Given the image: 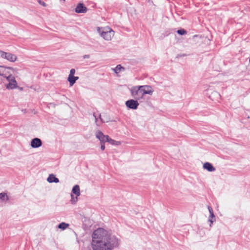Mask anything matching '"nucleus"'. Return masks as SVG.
<instances>
[{"mask_svg": "<svg viewBox=\"0 0 250 250\" xmlns=\"http://www.w3.org/2000/svg\"><path fill=\"white\" fill-rule=\"evenodd\" d=\"M119 244V240L115 235L102 228L98 229L92 234L93 250H112Z\"/></svg>", "mask_w": 250, "mask_h": 250, "instance_id": "1", "label": "nucleus"}, {"mask_svg": "<svg viewBox=\"0 0 250 250\" xmlns=\"http://www.w3.org/2000/svg\"><path fill=\"white\" fill-rule=\"evenodd\" d=\"M129 90L131 96L138 101L144 99L146 94L152 95L154 91L152 87L148 85L134 86Z\"/></svg>", "mask_w": 250, "mask_h": 250, "instance_id": "2", "label": "nucleus"}, {"mask_svg": "<svg viewBox=\"0 0 250 250\" xmlns=\"http://www.w3.org/2000/svg\"><path fill=\"white\" fill-rule=\"evenodd\" d=\"M97 31L100 36L107 41H111L115 34L114 31L108 26L98 27Z\"/></svg>", "mask_w": 250, "mask_h": 250, "instance_id": "3", "label": "nucleus"}, {"mask_svg": "<svg viewBox=\"0 0 250 250\" xmlns=\"http://www.w3.org/2000/svg\"><path fill=\"white\" fill-rule=\"evenodd\" d=\"M8 83L5 84L6 88L8 90L14 89L18 88V83L15 77L11 74L6 79Z\"/></svg>", "mask_w": 250, "mask_h": 250, "instance_id": "4", "label": "nucleus"}, {"mask_svg": "<svg viewBox=\"0 0 250 250\" xmlns=\"http://www.w3.org/2000/svg\"><path fill=\"white\" fill-rule=\"evenodd\" d=\"M0 56L2 59L11 62H16L17 59V57L16 55L2 50H0Z\"/></svg>", "mask_w": 250, "mask_h": 250, "instance_id": "5", "label": "nucleus"}, {"mask_svg": "<svg viewBox=\"0 0 250 250\" xmlns=\"http://www.w3.org/2000/svg\"><path fill=\"white\" fill-rule=\"evenodd\" d=\"M16 68L0 65V76L6 79L11 73L9 70L15 71Z\"/></svg>", "mask_w": 250, "mask_h": 250, "instance_id": "6", "label": "nucleus"}, {"mask_svg": "<svg viewBox=\"0 0 250 250\" xmlns=\"http://www.w3.org/2000/svg\"><path fill=\"white\" fill-rule=\"evenodd\" d=\"M138 100L135 99H131L125 102V105L129 109H136L139 105Z\"/></svg>", "mask_w": 250, "mask_h": 250, "instance_id": "7", "label": "nucleus"}, {"mask_svg": "<svg viewBox=\"0 0 250 250\" xmlns=\"http://www.w3.org/2000/svg\"><path fill=\"white\" fill-rule=\"evenodd\" d=\"M96 137L100 141L101 143H104L106 142L107 140L108 139V135H104L102 132L100 130H98L96 132Z\"/></svg>", "mask_w": 250, "mask_h": 250, "instance_id": "8", "label": "nucleus"}, {"mask_svg": "<svg viewBox=\"0 0 250 250\" xmlns=\"http://www.w3.org/2000/svg\"><path fill=\"white\" fill-rule=\"evenodd\" d=\"M41 140L38 138L33 139L31 141V146L32 148H38L42 146Z\"/></svg>", "mask_w": 250, "mask_h": 250, "instance_id": "9", "label": "nucleus"}, {"mask_svg": "<svg viewBox=\"0 0 250 250\" xmlns=\"http://www.w3.org/2000/svg\"><path fill=\"white\" fill-rule=\"evenodd\" d=\"M208 211L209 212V216L208 217V222H209L210 223L209 226L211 227L213 223L214 222H215L216 219H215V217L214 214L213 210V209L212 208L208 206Z\"/></svg>", "mask_w": 250, "mask_h": 250, "instance_id": "10", "label": "nucleus"}, {"mask_svg": "<svg viewBox=\"0 0 250 250\" xmlns=\"http://www.w3.org/2000/svg\"><path fill=\"white\" fill-rule=\"evenodd\" d=\"M87 8L82 3H79L75 8V12L77 13H85L87 12Z\"/></svg>", "mask_w": 250, "mask_h": 250, "instance_id": "11", "label": "nucleus"}, {"mask_svg": "<svg viewBox=\"0 0 250 250\" xmlns=\"http://www.w3.org/2000/svg\"><path fill=\"white\" fill-rule=\"evenodd\" d=\"M203 167L204 169H206L209 172H212L215 170V168L211 164L208 162L205 163Z\"/></svg>", "mask_w": 250, "mask_h": 250, "instance_id": "12", "label": "nucleus"}, {"mask_svg": "<svg viewBox=\"0 0 250 250\" xmlns=\"http://www.w3.org/2000/svg\"><path fill=\"white\" fill-rule=\"evenodd\" d=\"M47 182H48L50 183H57L59 182V179L56 178L55 177V176L53 174H50L49 175V176L48 177V178L47 179Z\"/></svg>", "mask_w": 250, "mask_h": 250, "instance_id": "13", "label": "nucleus"}, {"mask_svg": "<svg viewBox=\"0 0 250 250\" xmlns=\"http://www.w3.org/2000/svg\"><path fill=\"white\" fill-rule=\"evenodd\" d=\"M73 193L75 194L77 196L80 195V189L78 185H75L73 187L72 190Z\"/></svg>", "mask_w": 250, "mask_h": 250, "instance_id": "14", "label": "nucleus"}, {"mask_svg": "<svg viewBox=\"0 0 250 250\" xmlns=\"http://www.w3.org/2000/svg\"><path fill=\"white\" fill-rule=\"evenodd\" d=\"M69 226V224L65 222H62L59 224L58 228L62 230H64L66 229Z\"/></svg>", "mask_w": 250, "mask_h": 250, "instance_id": "15", "label": "nucleus"}, {"mask_svg": "<svg viewBox=\"0 0 250 250\" xmlns=\"http://www.w3.org/2000/svg\"><path fill=\"white\" fill-rule=\"evenodd\" d=\"M114 72L116 74L120 73L122 70H124V68L120 64L117 65L116 67L113 69Z\"/></svg>", "mask_w": 250, "mask_h": 250, "instance_id": "16", "label": "nucleus"}, {"mask_svg": "<svg viewBox=\"0 0 250 250\" xmlns=\"http://www.w3.org/2000/svg\"><path fill=\"white\" fill-rule=\"evenodd\" d=\"M0 199L3 201H7L9 200V197L6 193L2 192L0 193Z\"/></svg>", "mask_w": 250, "mask_h": 250, "instance_id": "17", "label": "nucleus"}, {"mask_svg": "<svg viewBox=\"0 0 250 250\" xmlns=\"http://www.w3.org/2000/svg\"><path fill=\"white\" fill-rule=\"evenodd\" d=\"M67 80L69 82L70 86H72L75 83L74 76L69 75L67 78Z\"/></svg>", "mask_w": 250, "mask_h": 250, "instance_id": "18", "label": "nucleus"}, {"mask_svg": "<svg viewBox=\"0 0 250 250\" xmlns=\"http://www.w3.org/2000/svg\"><path fill=\"white\" fill-rule=\"evenodd\" d=\"M93 116L94 117V118H95V124H96V125L97 126H100V121H99V120L98 115H97L96 113H93Z\"/></svg>", "mask_w": 250, "mask_h": 250, "instance_id": "19", "label": "nucleus"}, {"mask_svg": "<svg viewBox=\"0 0 250 250\" xmlns=\"http://www.w3.org/2000/svg\"><path fill=\"white\" fill-rule=\"evenodd\" d=\"M71 203L73 204H75L78 201V196H77V195H76V196L75 197L74 196V195L71 194Z\"/></svg>", "mask_w": 250, "mask_h": 250, "instance_id": "20", "label": "nucleus"}, {"mask_svg": "<svg viewBox=\"0 0 250 250\" xmlns=\"http://www.w3.org/2000/svg\"><path fill=\"white\" fill-rule=\"evenodd\" d=\"M177 33L179 35H183L187 34V31L184 29H181L177 31Z\"/></svg>", "mask_w": 250, "mask_h": 250, "instance_id": "21", "label": "nucleus"}, {"mask_svg": "<svg viewBox=\"0 0 250 250\" xmlns=\"http://www.w3.org/2000/svg\"><path fill=\"white\" fill-rule=\"evenodd\" d=\"M106 142L109 143L110 144H112V145H116V143L117 142L115 141V140L111 139L109 138V137L108 136V139L107 140Z\"/></svg>", "mask_w": 250, "mask_h": 250, "instance_id": "22", "label": "nucleus"}, {"mask_svg": "<svg viewBox=\"0 0 250 250\" xmlns=\"http://www.w3.org/2000/svg\"><path fill=\"white\" fill-rule=\"evenodd\" d=\"M98 117H99V121H100V125L103 123H104L105 121L103 119V118L101 117V115L100 114H98Z\"/></svg>", "mask_w": 250, "mask_h": 250, "instance_id": "23", "label": "nucleus"}, {"mask_svg": "<svg viewBox=\"0 0 250 250\" xmlns=\"http://www.w3.org/2000/svg\"><path fill=\"white\" fill-rule=\"evenodd\" d=\"M75 69L72 68V69H71L70 70V74H69V75L74 76V74H75Z\"/></svg>", "mask_w": 250, "mask_h": 250, "instance_id": "24", "label": "nucleus"}, {"mask_svg": "<svg viewBox=\"0 0 250 250\" xmlns=\"http://www.w3.org/2000/svg\"><path fill=\"white\" fill-rule=\"evenodd\" d=\"M101 149L102 150H104V149H105V146H104V143H101Z\"/></svg>", "mask_w": 250, "mask_h": 250, "instance_id": "25", "label": "nucleus"}, {"mask_svg": "<svg viewBox=\"0 0 250 250\" xmlns=\"http://www.w3.org/2000/svg\"><path fill=\"white\" fill-rule=\"evenodd\" d=\"M90 57V56L89 55H84L83 56V58L85 59H89Z\"/></svg>", "mask_w": 250, "mask_h": 250, "instance_id": "26", "label": "nucleus"}, {"mask_svg": "<svg viewBox=\"0 0 250 250\" xmlns=\"http://www.w3.org/2000/svg\"><path fill=\"white\" fill-rule=\"evenodd\" d=\"M39 3L42 5L43 6H45V3L44 2H42L41 0H39Z\"/></svg>", "mask_w": 250, "mask_h": 250, "instance_id": "27", "label": "nucleus"}, {"mask_svg": "<svg viewBox=\"0 0 250 250\" xmlns=\"http://www.w3.org/2000/svg\"><path fill=\"white\" fill-rule=\"evenodd\" d=\"M74 78L75 83V82H76V81L77 80H78L79 77H75V76H74Z\"/></svg>", "mask_w": 250, "mask_h": 250, "instance_id": "28", "label": "nucleus"}, {"mask_svg": "<svg viewBox=\"0 0 250 250\" xmlns=\"http://www.w3.org/2000/svg\"><path fill=\"white\" fill-rule=\"evenodd\" d=\"M20 89L21 90H22V87H20Z\"/></svg>", "mask_w": 250, "mask_h": 250, "instance_id": "29", "label": "nucleus"}]
</instances>
